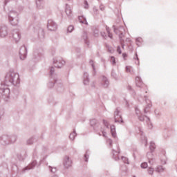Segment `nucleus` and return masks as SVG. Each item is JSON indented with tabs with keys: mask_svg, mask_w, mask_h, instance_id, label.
Instances as JSON below:
<instances>
[{
	"mask_svg": "<svg viewBox=\"0 0 177 177\" xmlns=\"http://www.w3.org/2000/svg\"><path fill=\"white\" fill-rule=\"evenodd\" d=\"M79 21L83 24H88L86 19L82 16L79 17Z\"/></svg>",
	"mask_w": 177,
	"mask_h": 177,
	"instance_id": "1",
	"label": "nucleus"
},
{
	"mask_svg": "<svg viewBox=\"0 0 177 177\" xmlns=\"http://www.w3.org/2000/svg\"><path fill=\"white\" fill-rule=\"evenodd\" d=\"M66 13L67 16H71V13H73V10L71 7H67L66 9Z\"/></svg>",
	"mask_w": 177,
	"mask_h": 177,
	"instance_id": "2",
	"label": "nucleus"
},
{
	"mask_svg": "<svg viewBox=\"0 0 177 177\" xmlns=\"http://www.w3.org/2000/svg\"><path fill=\"white\" fill-rule=\"evenodd\" d=\"M111 132L112 136L113 138H115V128H114V127H111Z\"/></svg>",
	"mask_w": 177,
	"mask_h": 177,
	"instance_id": "3",
	"label": "nucleus"
},
{
	"mask_svg": "<svg viewBox=\"0 0 177 177\" xmlns=\"http://www.w3.org/2000/svg\"><path fill=\"white\" fill-rule=\"evenodd\" d=\"M70 139L71 140H74V138H75V133H71L69 136Z\"/></svg>",
	"mask_w": 177,
	"mask_h": 177,
	"instance_id": "4",
	"label": "nucleus"
},
{
	"mask_svg": "<svg viewBox=\"0 0 177 177\" xmlns=\"http://www.w3.org/2000/svg\"><path fill=\"white\" fill-rule=\"evenodd\" d=\"M106 31L108 32L109 38H113V35L111 33H110V28L106 27Z\"/></svg>",
	"mask_w": 177,
	"mask_h": 177,
	"instance_id": "5",
	"label": "nucleus"
},
{
	"mask_svg": "<svg viewBox=\"0 0 177 177\" xmlns=\"http://www.w3.org/2000/svg\"><path fill=\"white\" fill-rule=\"evenodd\" d=\"M148 172H149V175H153V172H154V169L153 168L150 167L148 169Z\"/></svg>",
	"mask_w": 177,
	"mask_h": 177,
	"instance_id": "6",
	"label": "nucleus"
},
{
	"mask_svg": "<svg viewBox=\"0 0 177 177\" xmlns=\"http://www.w3.org/2000/svg\"><path fill=\"white\" fill-rule=\"evenodd\" d=\"M73 30H74V26H69L68 27V32H71L73 31Z\"/></svg>",
	"mask_w": 177,
	"mask_h": 177,
	"instance_id": "7",
	"label": "nucleus"
},
{
	"mask_svg": "<svg viewBox=\"0 0 177 177\" xmlns=\"http://www.w3.org/2000/svg\"><path fill=\"white\" fill-rule=\"evenodd\" d=\"M141 167L147 168V162H143L141 164Z\"/></svg>",
	"mask_w": 177,
	"mask_h": 177,
	"instance_id": "8",
	"label": "nucleus"
},
{
	"mask_svg": "<svg viewBox=\"0 0 177 177\" xmlns=\"http://www.w3.org/2000/svg\"><path fill=\"white\" fill-rule=\"evenodd\" d=\"M111 62H112L113 64H115V58L114 57H111Z\"/></svg>",
	"mask_w": 177,
	"mask_h": 177,
	"instance_id": "9",
	"label": "nucleus"
},
{
	"mask_svg": "<svg viewBox=\"0 0 177 177\" xmlns=\"http://www.w3.org/2000/svg\"><path fill=\"white\" fill-rule=\"evenodd\" d=\"M104 124L106 128H109V122L106 120H103Z\"/></svg>",
	"mask_w": 177,
	"mask_h": 177,
	"instance_id": "10",
	"label": "nucleus"
},
{
	"mask_svg": "<svg viewBox=\"0 0 177 177\" xmlns=\"http://www.w3.org/2000/svg\"><path fill=\"white\" fill-rule=\"evenodd\" d=\"M84 8H85V9H88V1H84Z\"/></svg>",
	"mask_w": 177,
	"mask_h": 177,
	"instance_id": "11",
	"label": "nucleus"
},
{
	"mask_svg": "<svg viewBox=\"0 0 177 177\" xmlns=\"http://www.w3.org/2000/svg\"><path fill=\"white\" fill-rule=\"evenodd\" d=\"M117 51L118 52V53L121 54V48H120V47H118Z\"/></svg>",
	"mask_w": 177,
	"mask_h": 177,
	"instance_id": "12",
	"label": "nucleus"
},
{
	"mask_svg": "<svg viewBox=\"0 0 177 177\" xmlns=\"http://www.w3.org/2000/svg\"><path fill=\"white\" fill-rule=\"evenodd\" d=\"M136 81H139V80H140V77H136Z\"/></svg>",
	"mask_w": 177,
	"mask_h": 177,
	"instance_id": "13",
	"label": "nucleus"
},
{
	"mask_svg": "<svg viewBox=\"0 0 177 177\" xmlns=\"http://www.w3.org/2000/svg\"><path fill=\"white\" fill-rule=\"evenodd\" d=\"M103 133V136L104 137V138H106V133Z\"/></svg>",
	"mask_w": 177,
	"mask_h": 177,
	"instance_id": "14",
	"label": "nucleus"
},
{
	"mask_svg": "<svg viewBox=\"0 0 177 177\" xmlns=\"http://www.w3.org/2000/svg\"><path fill=\"white\" fill-rule=\"evenodd\" d=\"M123 56H124V57H125L127 56V55H125V54H123Z\"/></svg>",
	"mask_w": 177,
	"mask_h": 177,
	"instance_id": "15",
	"label": "nucleus"
},
{
	"mask_svg": "<svg viewBox=\"0 0 177 177\" xmlns=\"http://www.w3.org/2000/svg\"><path fill=\"white\" fill-rule=\"evenodd\" d=\"M126 68H127V70H128L129 67H127Z\"/></svg>",
	"mask_w": 177,
	"mask_h": 177,
	"instance_id": "16",
	"label": "nucleus"
}]
</instances>
